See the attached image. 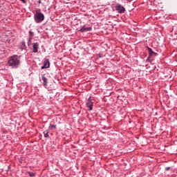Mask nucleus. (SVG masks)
<instances>
[{
    "label": "nucleus",
    "mask_w": 177,
    "mask_h": 177,
    "mask_svg": "<svg viewBox=\"0 0 177 177\" xmlns=\"http://www.w3.org/2000/svg\"><path fill=\"white\" fill-rule=\"evenodd\" d=\"M20 57H21V55L18 56L16 55H14L10 57V59L8 61V66L11 68H17L20 66Z\"/></svg>",
    "instance_id": "nucleus-1"
},
{
    "label": "nucleus",
    "mask_w": 177,
    "mask_h": 177,
    "mask_svg": "<svg viewBox=\"0 0 177 177\" xmlns=\"http://www.w3.org/2000/svg\"><path fill=\"white\" fill-rule=\"evenodd\" d=\"M34 20L37 24L42 23V21L45 20V15L41 12L36 11L35 14L34 15Z\"/></svg>",
    "instance_id": "nucleus-2"
},
{
    "label": "nucleus",
    "mask_w": 177,
    "mask_h": 177,
    "mask_svg": "<svg viewBox=\"0 0 177 177\" xmlns=\"http://www.w3.org/2000/svg\"><path fill=\"white\" fill-rule=\"evenodd\" d=\"M115 8L118 13H120V15H122V13H125V8L122 6L121 4H118L115 6Z\"/></svg>",
    "instance_id": "nucleus-3"
},
{
    "label": "nucleus",
    "mask_w": 177,
    "mask_h": 177,
    "mask_svg": "<svg viewBox=\"0 0 177 177\" xmlns=\"http://www.w3.org/2000/svg\"><path fill=\"white\" fill-rule=\"evenodd\" d=\"M86 106L87 109H88L89 111H92L93 109V102H92L91 97L88 99Z\"/></svg>",
    "instance_id": "nucleus-4"
},
{
    "label": "nucleus",
    "mask_w": 177,
    "mask_h": 177,
    "mask_svg": "<svg viewBox=\"0 0 177 177\" xmlns=\"http://www.w3.org/2000/svg\"><path fill=\"white\" fill-rule=\"evenodd\" d=\"M50 67V62H49L48 59H46L44 62V66L41 67V70H44V68H49Z\"/></svg>",
    "instance_id": "nucleus-5"
},
{
    "label": "nucleus",
    "mask_w": 177,
    "mask_h": 177,
    "mask_svg": "<svg viewBox=\"0 0 177 177\" xmlns=\"http://www.w3.org/2000/svg\"><path fill=\"white\" fill-rule=\"evenodd\" d=\"M39 48V44L36 42L32 44V53H38V48Z\"/></svg>",
    "instance_id": "nucleus-6"
},
{
    "label": "nucleus",
    "mask_w": 177,
    "mask_h": 177,
    "mask_svg": "<svg viewBox=\"0 0 177 177\" xmlns=\"http://www.w3.org/2000/svg\"><path fill=\"white\" fill-rule=\"evenodd\" d=\"M81 32H88V31H92V28L91 27H88L86 26H84L82 27L80 30Z\"/></svg>",
    "instance_id": "nucleus-7"
},
{
    "label": "nucleus",
    "mask_w": 177,
    "mask_h": 177,
    "mask_svg": "<svg viewBox=\"0 0 177 177\" xmlns=\"http://www.w3.org/2000/svg\"><path fill=\"white\" fill-rule=\"evenodd\" d=\"M147 48L148 51H149V57L158 56V53H154V51H153V50L150 47L147 46Z\"/></svg>",
    "instance_id": "nucleus-8"
},
{
    "label": "nucleus",
    "mask_w": 177,
    "mask_h": 177,
    "mask_svg": "<svg viewBox=\"0 0 177 177\" xmlns=\"http://www.w3.org/2000/svg\"><path fill=\"white\" fill-rule=\"evenodd\" d=\"M41 80L43 81V85L44 86H48V79L46 78V77H45V75H41Z\"/></svg>",
    "instance_id": "nucleus-9"
},
{
    "label": "nucleus",
    "mask_w": 177,
    "mask_h": 177,
    "mask_svg": "<svg viewBox=\"0 0 177 177\" xmlns=\"http://www.w3.org/2000/svg\"><path fill=\"white\" fill-rule=\"evenodd\" d=\"M44 138H49V131L46 130L44 131Z\"/></svg>",
    "instance_id": "nucleus-10"
},
{
    "label": "nucleus",
    "mask_w": 177,
    "mask_h": 177,
    "mask_svg": "<svg viewBox=\"0 0 177 177\" xmlns=\"http://www.w3.org/2000/svg\"><path fill=\"white\" fill-rule=\"evenodd\" d=\"M49 128H50V129H56V124H50L49 125Z\"/></svg>",
    "instance_id": "nucleus-11"
},
{
    "label": "nucleus",
    "mask_w": 177,
    "mask_h": 177,
    "mask_svg": "<svg viewBox=\"0 0 177 177\" xmlns=\"http://www.w3.org/2000/svg\"><path fill=\"white\" fill-rule=\"evenodd\" d=\"M22 46H21V49H26V42L22 41L21 42Z\"/></svg>",
    "instance_id": "nucleus-12"
},
{
    "label": "nucleus",
    "mask_w": 177,
    "mask_h": 177,
    "mask_svg": "<svg viewBox=\"0 0 177 177\" xmlns=\"http://www.w3.org/2000/svg\"><path fill=\"white\" fill-rule=\"evenodd\" d=\"M28 174H29V176H35V174L33 172H29Z\"/></svg>",
    "instance_id": "nucleus-13"
},
{
    "label": "nucleus",
    "mask_w": 177,
    "mask_h": 177,
    "mask_svg": "<svg viewBox=\"0 0 177 177\" xmlns=\"http://www.w3.org/2000/svg\"><path fill=\"white\" fill-rule=\"evenodd\" d=\"M29 35H30V37H32V35H34V32H32V31H29Z\"/></svg>",
    "instance_id": "nucleus-14"
},
{
    "label": "nucleus",
    "mask_w": 177,
    "mask_h": 177,
    "mask_svg": "<svg viewBox=\"0 0 177 177\" xmlns=\"http://www.w3.org/2000/svg\"><path fill=\"white\" fill-rule=\"evenodd\" d=\"M22 3H27V1L26 0H19Z\"/></svg>",
    "instance_id": "nucleus-15"
},
{
    "label": "nucleus",
    "mask_w": 177,
    "mask_h": 177,
    "mask_svg": "<svg viewBox=\"0 0 177 177\" xmlns=\"http://www.w3.org/2000/svg\"><path fill=\"white\" fill-rule=\"evenodd\" d=\"M170 168H171V167H167L165 168V171H169Z\"/></svg>",
    "instance_id": "nucleus-16"
},
{
    "label": "nucleus",
    "mask_w": 177,
    "mask_h": 177,
    "mask_svg": "<svg viewBox=\"0 0 177 177\" xmlns=\"http://www.w3.org/2000/svg\"><path fill=\"white\" fill-rule=\"evenodd\" d=\"M39 3H41V0H39L38 1H37Z\"/></svg>",
    "instance_id": "nucleus-17"
}]
</instances>
